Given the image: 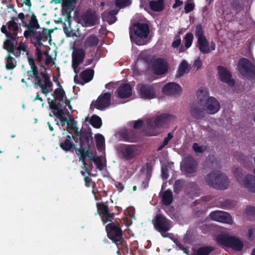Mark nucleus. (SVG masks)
Masks as SVG:
<instances>
[{
    "instance_id": "7ed1b4c3",
    "label": "nucleus",
    "mask_w": 255,
    "mask_h": 255,
    "mask_svg": "<svg viewBox=\"0 0 255 255\" xmlns=\"http://www.w3.org/2000/svg\"><path fill=\"white\" fill-rule=\"evenodd\" d=\"M174 119V117L167 114L157 116L155 119H149L146 121V134L150 135H156L159 132L160 128L165 127Z\"/></svg>"
},
{
    "instance_id": "20e7f679",
    "label": "nucleus",
    "mask_w": 255,
    "mask_h": 255,
    "mask_svg": "<svg viewBox=\"0 0 255 255\" xmlns=\"http://www.w3.org/2000/svg\"><path fill=\"white\" fill-rule=\"evenodd\" d=\"M149 27L144 23H137L130 29L131 40L138 45L145 44L147 41L149 34Z\"/></svg>"
},
{
    "instance_id": "f704fd0d",
    "label": "nucleus",
    "mask_w": 255,
    "mask_h": 255,
    "mask_svg": "<svg viewBox=\"0 0 255 255\" xmlns=\"http://www.w3.org/2000/svg\"><path fill=\"white\" fill-rule=\"evenodd\" d=\"M150 8L154 11H161L164 8V0H153L149 2Z\"/></svg>"
},
{
    "instance_id": "bb28decb",
    "label": "nucleus",
    "mask_w": 255,
    "mask_h": 255,
    "mask_svg": "<svg viewBox=\"0 0 255 255\" xmlns=\"http://www.w3.org/2000/svg\"><path fill=\"white\" fill-rule=\"evenodd\" d=\"M82 17V24L86 27L94 25L98 20V17L95 14H84Z\"/></svg>"
},
{
    "instance_id": "2f4dec72",
    "label": "nucleus",
    "mask_w": 255,
    "mask_h": 255,
    "mask_svg": "<svg viewBox=\"0 0 255 255\" xmlns=\"http://www.w3.org/2000/svg\"><path fill=\"white\" fill-rule=\"evenodd\" d=\"M118 13V10H111L109 12H105L102 14V18L107 21L110 24L114 23L116 21L115 15Z\"/></svg>"
},
{
    "instance_id": "864d4df0",
    "label": "nucleus",
    "mask_w": 255,
    "mask_h": 255,
    "mask_svg": "<svg viewBox=\"0 0 255 255\" xmlns=\"http://www.w3.org/2000/svg\"><path fill=\"white\" fill-rule=\"evenodd\" d=\"M194 3L192 1H188L185 5V10L186 13H189L193 10Z\"/></svg>"
},
{
    "instance_id": "f8f14e48",
    "label": "nucleus",
    "mask_w": 255,
    "mask_h": 255,
    "mask_svg": "<svg viewBox=\"0 0 255 255\" xmlns=\"http://www.w3.org/2000/svg\"><path fill=\"white\" fill-rule=\"evenodd\" d=\"M117 149L120 156L128 160L138 154V147L134 145L121 144L117 146Z\"/></svg>"
},
{
    "instance_id": "de8ad7c7",
    "label": "nucleus",
    "mask_w": 255,
    "mask_h": 255,
    "mask_svg": "<svg viewBox=\"0 0 255 255\" xmlns=\"http://www.w3.org/2000/svg\"><path fill=\"white\" fill-rule=\"evenodd\" d=\"M130 3V0H116V6L120 8L128 6Z\"/></svg>"
},
{
    "instance_id": "e2e57ef3",
    "label": "nucleus",
    "mask_w": 255,
    "mask_h": 255,
    "mask_svg": "<svg viewBox=\"0 0 255 255\" xmlns=\"http://www.w3.org/2000/svg\"><path fill=\"white\" fill-rule=\"evenodd\" d=\"M162 170V177L164 179H166L168 177V174L167 169L166 168L163 167V166L161 168Z\"/></svg>"
},
{
    "instance_id": "cd10ccee",
    "label": "nucleus",
    "mask_w": 255,
    "mask_h": 255,
    "mask_svg": "<svg viewBox=\"0 0 255 255\" xmlns=\"http://www.w3.org/2000/svg\"><path fill=\"white\" fill-rule=\"evenodd\" d=\"M6 36L8 39L4 43V48L8 52H13L14 47L16 44V37L12 36L11 33H6Z\"/></svg>"
},
{
    "instance_id": "473e14b6",
    "label": "nucleus",
    "mask_w": 255,
    "mask_h": 255,
    "mask_svg": "<svg viewBox=\"0 0 255 255\" xmlns=\"http://www.w3.org/2000/svg\"><path fill=\"white\" fill-rule=\"evenodd\" d=\"M98 43V37L95 35H90L86 38L84 46L85 48L94 47L96 46Z\"/></svg>"
},
{
    "instance_id": "423d86ee",
    "label": "nucleus",
    "mask_w": 255,
    "mask_h": 255,
    "mask_svg": "<svg viewBox=\"0 0 255 255\" xmlns=\"http://www.w3.org/2000/svg\"><path fill=\"white\" fill-rule=\"evenodd\" d=\"M195 35L197 38V46L202 53H208L215 49V44L213 41H208L200 24L196 26Z\"/></svg>"
},
{
    "instance_id": "c03bdc74",
    "label": "nucleus",
    "mask_w": 255,
    "mask_h": 255,
    "mask_svg": "<svg viewBox=\"0 0 255 255\" xmlns=\"http://www.w3.org/2000/svg\"><path fill=\"white\" fill-rule=\"evenodd\" d=\"M17 52L16 53L17 55H19L21 54H24L25 53L26 55H28V50H27V45L26 44L23 42L19 43L17 48Z\"/></svg>"
},
{
    "instance_id": "7c9ffc66",
    "label": "nucleus",
    "mask_w": 255,
    "mask_h": 255,
    "mask_svg": "<svg viewBox=\"0 0 255 255\" xmlns=\"http://www.w3.org/2000/svg\"><path fill=\"white\" fill-rule=\"evenodd\" d=\"M69 110H70L68 109L69 115L66 119L65 124L67 123L68 128H70L76 134H80V131L77 126V122L75 121L74 119L71 117Z\"/></svg>"
},
{
    "instance_id": "dca6fc26",
    "label": "nucleus",
    "mask_w": 255,
    "mask_h": 255,
    "mask_svg": "<svg viewBox=\"0 0 255 255\" xmlns=\"http://www.w3.org/2000/svg\"><path fill=\"white\" fill-rule=\"evenodd\" d=\"M111 98V94L109 92L101 94L97 101L93 102L92 106L100 110H104L110 106Z\"/></svg>"
},
{
    "instance_id": "13d9d810",
    "label": "nucleus",
    "mask_w": 255,
    "mask_h": 255,
    "mask_svg": "<svg viewBox=\"0 0 255 255\" xmlns=\"http://www.w3.org/2000/svg\"><path fill=\"white\" fill-rule=\"evenodd\" d=\"M202 65V61L199 59V58H198L194 61V62L193 63V67L198 69L201 67Z\"/></svg>"
},
{
    "instance_id": "72a5a7b5",
    "label": "nucleus",
    "mask_w": 255,
    "mask_h": 255,
    "mask_svg": "<svg viewBox=\"0 0 255 255\" xmlns=\"http://www.w3.org/2000/svg\"><path fill=\"white\" fill-rule=\"evenodd\" d=\"M77 154L79 156V160L83 162V170L81 171L83 176L89 175L90 173L88 169V165L85 161V154L81 150H77Z\"/></svg>"
},
{
    "instance_id": "6ab92c4d",
    "label": "nucleus",
    "mask_w": 255,
    "mask_h": 255,
    "mask_svg": "<svg viewBox=\"0 0 255 255\" xmlns=\"http://www.w3.org/2000/svg\"><path fill=\"white\" fill-rule=\"evenodd\" d=\"M197 166L196 162L191 156L184 158L181 163V169L185 173L191 174L195 172Z\"/></svg>"
},
{
    "instance_id": "0e129e2a",
    "label": "nucleus",
    "mask_w": 255,
    "mask_h": 255,
    "mask_svg": "<svg viewBox=\"0 0 255 255\" xmlns=\"http://www.w3.org/2000/svg\"><path fill=\"white\" fill-rule=\"evenodd\" d=\"M134 210V209L132 207H129L128 208L126 211H125V214H128V215L130 217H131L132 216H133V211Z\"/></svg>"
},
{
    "instance_id": "603ef678",
    "label": "nucleus",
    "mask_w": 255,
    "mask_h": 255,
    "mask_svg": "<svg viewBox=\"0 0 255 255\" xmlns=\"http://www.w3.org/2000/svg\"><path fill=\"white\" fill-rule=\"evenodd\" d=\"M29 25L30 27L33 29H37L39 28V24L35 16L33 15L31 16Z\"/></svg>"
},
{
    "instance_id": "0eeeda50",
    "label": "nucleus",
    "mask_w": 255,
    "mask_h": 255,
    "mask_svg": "<svg viewBox=\"0 0 255 255\" xmlns=\"http://www.w3.org/2000/svg\"><path fill=\"white\" fill-rule=\"evenodd\" d=\"M31 41L36 48L37 60L40 61L42 59L43 55L45 56V63L49 64L52 62V57L46 52V48L43 44L44 41L43 34L39 32H34L31 37Z\"/></svg>"
},
{
    "instance_id": "69168bd1",
    "label": "nucleus",
    "mask_w": 255,
    "mask_h": 255,
    "mask_svg": "<svg viewBox=\"0 0 255 255\" xmlns=\"http://www.w3.org/2000/svg\"><path fill=\"white\" fill-rule=\"evenodd\" d=\"M142 125V122L141 120H138L134 122L133 127L134 128L137 129L139 128Z\"/></svg>"
},
{
    "instance_id": "a18cd8bd",
    "label": "nucleus",
    "mask_w": 255,
    "mask_h": 255,
    "mask_svg": "<svg viewBox=\"0 0 255 255\" xmlns=\"http://www.w3.org/2000/svg\"><path fill=\"white\" fill-rule=\"evenodd\" d=\"M184 39L185 46L186 48H188L192 45L193 39V35L191 33L189 32L186 34Z\"/></svg>"
},
{
    "instance_id": "09e8293b",
    "label": "nucleus",
    "mask_w": 255,
    "mask_h": 255,
    "mask_svg": "<svg viewBox=\"0 0 255 255\" xmlns=\"http://www.w3.org/2000/svg\"><path fill=\"white\" fill-rule=\"evenodd\" d=\"M172 137L173 135L170 133H169L167 134V136L164 138L163 143L158 147L157 150H161L165 146L167 145L169 141L172 139Z\"/></svg>"
},
{
    "instance_id": "5701e85b",
    "label": "nucleus",
    "mask_w": 255,
    "mask_h": 255,
    "mask_svg": "<svg viewBox=\"0 0 255 255\" xmlns=\"http://www.w3.org/2000/svg\"><path fill=\"white\" fill-rule=\"evenodd\" d=\"M153 69L156 75L163 74L167 70V63L163 59L158 58L154 62Z\"/></svg>"
},
{
    "instance_id": "f257e3e1",
    "label": "nucleus",
    "mask_w": 255,
    "mask_h": 255,
    "mask_svg": "<svg viewBox=\"0 0 255 255\" xmlns=\"http://www.w3.org/2000/svg\"><path fill=\"white\" fill-rule=\"evenodd\" d=\"M57 85L58 88L52 94L53 99L49 98L47 101L50 108L53 110L54 115L56 116L55 120L56 124L63 127L65 125L66 119L69 115L68 109L72 111V107L59 82Z\"/></svg>"
},
{
    "instance_id": "c85d7f7f",
    "label": "nucleus",
    "mask_w": 255,
    "mask_h": 255,
    "mask_svg": "<svg viewBox=\"0 0 255 255\" xmlns=\"http://www.w3.org/2000/svg\"><path fill=\"white\" fill-rule=\"evenodd\" d=\"M76 4V0H63L62 10L67 14L69 15L74 10Z\"/></svg>"
},
{
    "instance_id": "49530a36",
    "label": "nucleus",
    "mask_w": 255,
    "mask_h": 255,
    "mask_svg": "<svg viewBox=\"0 0 255 255\" xmlns=\"http://www.w3.org/2000/svg\"><path fill=\"white\" fill-rule=\"evenodd\" d=\"M212 250V248L208 247L201 248L198 250L197 255H208Z\"/></svg>"
},
{
    "instance_id": "4468645a",
    "label": "nucleus",
    "mask_w": 255,
    "mask_h": 255,
    "mask_svg": "<svg viewBox=\"0 0 255 255\" xmlns=\"http://www.w3.org/2000/svg\"><path fill=\"white\" fill-rule=\"evenodd\" d=\"M238 68L240 73L245 77H251L255 73V68L246 58H242L239 61Z\"/></svg>"
},
{
    "instance_id": "9b49d317",
    "label": "nucleus",
    "mask_w": 255,
    "mask_h": 255,
    "mask_svg": "<svg viewBox=\"0 0 255 255\" xmlns=\"http://www.w3.org/2000/svg\"><path fill=\"white\" fill-rule=\"evenodd\" d=\"M217 242L222 245L230 247L236 251H240L243 248V242L238 238L221 235L217 237Z\"/></svg>"
},
{
    "instance_id": "8fccbe9b",
    "label": "nucleus",
    "mask_w": 255,
    "mask_h": 255,
    "mask_svg": "<svg viewBox=\"0 0 255 255\" xmlns=\"http://www.w3.org/2000/svg\"><path fill=\"white\" fill-rule=\"evenodd\" d=\"M205 147L202 145H200L197 143H194L193 144V149L195 152L197 154L201 153L205 150Z\"/></svg>"
},
{
    "instance_id": "9d476101",
    "label": "nucleus",
    "mask_w": 255,
    "mask_h": 255,
    "mask_svg": "<svg viewBox=\"0 0 255 255\" xmlns=\"http://www.w3.org/2000/svg\"><path fill=\"white\" fill-rule=\"evenodd\" d=\"M152 223L155 229L159 232L163 237L171 238V235L166 233L171 227L169 220L161 215H157L155 220H152Z\"/></svg>"
},
{
    "instance_id": "1a4fd4ad",
    "label": "nucleus",
    "mask_w": 255,
    "mask_h": 255,
    "mask_svg": "<svg viewBox=\"0 0 255 255\" xmlns=\"http://www.w3.org/2000/svg\"><path fill=\"white\" fill-rule=\"evenodd\" d=\"M234 176L237 181L244 188L250 192L255 193V176L249 174L242 179V170L236 168L234 171Z\"/></svg>"
},
{
    "instance_id": "412c9836",
    "label": "nucleus",
    "mask_w": 255,
    "mask_h": 255,
    "mask_svg": "<svg viewBox=\"0 0 255 255\" xmlns=\"http://www.w3.org/2000/svg\"><path fill=\"white\" fill-rule=\"evenodd\" d=\"M97 208L99 213L102 214L101 219L104 223L112 222L113 215L109 211L108 207L107 205L104 204L98 203Z\"/></svg>"
},
{
    "instance_id": "3c124183",
    "label": "nucleus",
    "mask_w": 255,
    "mask_h": 255,
    "mask_svg": "<svg viewBox=\"0 0 255 255\" xmlns=\"http://www.w3.org/2000/svg\"><path fill=\"white\" fill-rule=\"evenodd\" d=\"M93 161L96 164L97 168L99 170H102L104 168L105 164L101 157H97Z\"/></svg>"
},
{
    "instance_id": "5fc2aeb1",
    "label": "nucleus",
    "mask_w": 255,
    "mask_h": 255,
    "mask_svg": "<svg viewBox=\"0 0 255 255\" xmlns=\"http://www.w3.org/2000/svg\"><path fill=\"white\" fill-rule=\"evenodd\" d=\"M119 134L122 140L125 141H131L128 136V131L127 130L121 131L119 132Z\"/></svg>"
},
{
    "instance_id": "a211bd4d",
    "label": "nucleus",
    "mask_w": 255,
    "mask_h": 255,
    "mask_svg": "<svg viewBox=\"0 0 255 255\" xmlns=\"http://www.w3.org/2000/svg\"><path fill=\"white\" fill-rule=\"evenodd\" d=\"M85 56V51L82 49H74L72 52V67L75 73L80 71L79 66L83 62Z\"/></svg>"
},
{
    "instance_id": "aec40b11",
    "label": "nucleus",
    "mask_w": 255,
    "mask_h": 255,
    "mask_svg": "<svg viewBox=\"0 0 255 255\" xmlns=\"http://www.w3.org/2000/svg\"><path fill=\"white\" fill-rule=\"evenodd\" d=\"M162 92L166 95H175L181 93L182 89L177 83L174 82L168 83L162 88Z\"/></svg>"
},
{
    "instance_id": "f3484780",
    "label": "nucleus",
    "mask_w": 255,
    "mask_h": 255,
    "mask_svg": "<svg viewBox=\"0 0 255 255\" xmlns=\"http://www.w3.org/2000/svg\"><path fill=\"white\" fill-rule=\"evenodd\" d=\"M210 218L213 221L219 222L232 224L233 219L230 215L226 212L222 211H216L212 212L210 214Z\"/></svg>"
},
{
    "instance_id": "bf43d9fd",
    "label": "nucleus",
    "mask_w": 255,
    "mask_h": 255,
    "mask_svg": "<svg viewBox=\"0 0 255 255\" xmlns=\"http://www.w3.org/2000/svg\"><path fill=\"white\" fill-rule=\"evenodd\" d=\"M248 236L249 238H255V227L251 228L249 230Z\"/></svg>"
},
{
    "instance_id": "39448f33",
    "label": "nucleus",
    "mask_w": 255,
    "mask_h": 255,
    "mask_svg": "<svg viewBox=\"0 0 255 255\" xmlns=\"http://www.w3.org/2000/svg\"><path fill=\"white\" fill-rule=\"evenodd\" d=\"M206 181L208 185L217 189H226L229 185L227 176L219 171L209 173L206 178Z\"/></svg>"
},
{
    "instance_id": "4c0bfd02",
    "label": "nucleus",
    "mask_w": 255,
    "mask_h": 255,
    "mask_svg": "<svg viewBox=\"0 0 255 255\" xmlns=\"http://www.w3.org/2000/svg\"><path fill=\"white\" fill-rule=\"evenodd\" d=\"M172 193L171 191H165L162 196V202L165 205H169L172 201Z\"/></svg>"
},
{
    "instance_id": "774afa93",
    "label": "nucleus",
    "mask_w": 255,
    "mask_h": 255,
    "mask_svg": "<svg viewBox=\"0 0 255 255\" xmlns=\"http://www.w3.org/2000/svg\"><path fill=\"white\" fill-rule=\"evenodd\" d=\"M175 2L172 6L173 8H175L177 7L178 6L181 5L183 3V1L180 0H175Z\"/></svg>"
},
{
    "instance_id": "4be33fe9",
    "label": "nucleus",
    "mask_w": 255,
    "mask_h": 255,
    "mask_svg": "<svg viewBox=\"0 0 255 255\" xmlns=\"http://www.w3.org/2000/svg\"><path fill=\"white\" fill-rule=\"evenodd\" d=\"M218 70L221 80L227 83L229 86H233L234 85V81L231 77L230 72L226 68L222 66H219Z\"/></svg>"
},
{
    "instance_id": "393cba45",
    "label": "nucleus",
    "mask_w": 255,
    "mask_h": 255,
    "mask_svg": "<svg viewBox=\"0 0 255 255\" xmlns=\"http://www.w3.org/2000/svg\"><path fill=\"white\" fill-rule=\"evenodd\" d=\"M197 97L199 101L198 104H195L200 107L207 101L209 97V92L208 89L205 88H201L199 89L197 92Z\"/></svg>"
},
{
    "instance_id": "58836bf2",
    "label": "nucleus",
    "mask_w": 255,
    "mask_h": 255,
    "mask_svg": "<svg viewBox=\"0 0 255 255\" xmlns=\"http://www.w3.org/2000/svg\"><path fill=\"white\" fill-rule=\"evenodd\" d=\"M93 74L94 72L93 70L88 69L83 71L81 74V77L85 82L87 83L92 79Z\"/></svg>"
},
{
    "instance_id": "6e6d98bb",
    "label": "nucleus",
    "mask_w": 255,
    "mask_h": 255,
    "mask_svg": "<svg viewBox=\"0 0 255 255\" xmlns=\"http://www.w3.org/2000/svg\"><path fill=\"white\" fill-rule=\"evenodd\" d=\"M182 187V182L180 180H177L174 184V191L176 193H178L181 188Z\"/></svg>"
},
{
    "instance_id": "79ce46f5",
    "label": "nucleus",
    "mask_w": 255,
    "mask_h": 255,
    "mask_svg": "<svg viewBox=\"0 0 255 255\" xmlns=\"http://www.w3.org/2000/svg\"><path fill=\"white\" fill-rule=\"evenodd\" d=\"M118 248L117 253L118 255H121L122 254H125L127 253L128 249L127 248V244L125 241V245H123V243L121 242H116L115 243Z\"/></svg>"
},
{
    "instance_id": "680f3d73",
    "label": "nucleus",
    "mask_w": 255,
    "mask_h": 255,
    "mask_svg": "<svg viewBox=\"0 0 255 255\" xmlns=\"http://www.w3.org/2000/svg\"><path fill=\"white\" fill-rule=\"evenodd\" d=\"M89 175L84 176V180L85 181V184L86 186L90 187L92 185V181L90 177L89 176Z\"/></svg>"
},
{
    "instance_id": "052dcab7",
    "label": "nucleus",
    "mask_w": 255,
    "mask_h": 255,
    "mask_svg": "<svg viewBox=\"0 0 255 255\" xmlns=\"http://www.w3.org/2000/svg\"><path fill=\"white\" fill-rule=\"evenodd\" d=\"M246 213L247 215H255V208L253 207H249L247 208Z\"/></svg>"
},
{
    "instance_id": "6e6552de",
    "label": "nucleus",
    "mask_w": 255,
    "mask_h": 255,
    "mask_svg": "<svg viewBox=\"0 0 255 255\" xmlns=\"http://www.w3.org/2000/svg\"><path fill=\"white\" fill-rule=\"evenodd\" d=\"M42 79H40L37 75H33L32 78L28 77V80L33 84L38 85L41 88L42 93L47 95L53 90V84L49 77L45 73H41Z\"/></svg>"
},
{
    "instance_id": "a19ab883",
    "label": "nucleus",
    "mask_w": 255,
    "mask_h": 255,
    "mask_svg": "<svg viewBox=\"0 0 255 255\" xmlns=\"http://www.w3.org/2000/svg\"><path fill=\"white\" fill-rule=\"evenodd\" d=\"M90 124L96 128H100L102 126V120L101 118L96 115L93 116L90 120Z\"/></svg>"
},
{
    "instance_id": "b1692460",
    "label": "nucleus",
    "mask_w": 255,
    "mask_h": 255,
    "mask_svg": "<svg viewBox=\"0 0 255 255\" xmlns=\"http://www.w3.org/2000/svg\"><path fill=\"white\" fill-rule=\"evenodd\" d=\"M116 92L120 98H127L131 95L132 89L128 84H122L118 88Z\"/></svg>"
},
{
    "instance_id": "c9c22d12",
    "label": "nucleus",
    "mask_w": 255,
    "mask_h": 255,
    "mask_svg": "<svg viewBox=\"0 0 255 255\" xmlns=\"http://www.w3.org/2000/svg\"><path fill=\"white\" fill-rule=\"evenodd\" d=\"M28 61L29 65L31 67V71H28L27 74L25 75V77L27 78L28 80V77L32 78L33 75H36L38 74V71L37 69V67L35 65V62L34 59L32 58L29 57L27 56Z\"/></svg>"
},
{
    "instance_id": "ddd939ff",
    "label": "nucleus",
    "mask_w": 255,
    "mask_h": 255,
    "mask_svg": "<svg viewBox=\"0 0 255 255\" xmlns=\"http://www.w3.org/2000/svg\"><path fill=\"white\" fill-rule=\"evenodd\" d=\"M106 230L108 237L114 243L121 242L125 245V241L122 237V232L119 227L112 223L106 226Z\"/></svg>"
},
{
    "instance_id": "e433bc0d",
    "label": "nucleus",
    "mask_w": 255,
    "mask_h": 255,
    "mask_svg": "<svg viewBox=\"0 0 255 255\" xmlns=\"http://www.w3.org/2000/svg\"><path fill=\"white\" fill-rule=\"evenodd\" d=\"M96 145L99 150L105 149V139L104 136L101 134H97L95 136Z\"/></svg>"
},
{
    "instance_id": "ea45409f",
    "label": "nucleus",
    "mask_w": 255,
    "mask_h": 255,
    "mask_svg": "<svg viewBox=\"0 0 255 255\" xmlns=\"http://www.w3.org/2000/svg\"><path fill=\"white\" fill-rule=\"evenodd\" d=\"M188 65L186 60H183L179 66L178 69V75L179 76L183 75L188 72Z\"/></svg>"
},
{
    "instance_id": "4d7b16f0",
    "label": "nucleus",
    "mask_w": 255,
    "mask_h": 255,
    "mask_svg": "<svg viewBox=\"0 0 255 255\" xmlns=\"http://www.w3.org/2000/svg\"><path fill=\"white\" fill-rule=\"evenodd\" d=\"M79 150H81V149H80ZM81 150L85 154V158L86 157H88L92 161H94L95 160V159L97 157L95 156V155L90 150H87L86 152H85L84 151H83L82 149H81Z\"/></svg>"
},
{
    "instance_id": "2eb2a0df",
    "label": "nucleus",
    "mask_w": 255,
    "mask_h": 255,
    "mask_svg": "<svg viewBox=\"0 0 255 255\" xmlns=\"http://www.w3.org/2000/svg\"><path fill=\"white\" fill-rule=\"evenodd\" d=\"M139 92L141 98L151 99L155 97L156 91L158 89L157 85H143L138 86Z\"/></svg>"
},
{
    "instance_id": "f03ea898",
    "label": "nucleus",
    "mask_w": 255,
    "mask_h": 255,
    "mask_svg": "<svg viewBox=\"0 0 255 255\" xmlns=\"http://www.w3.org/2000/svg\"><path fill=\"white\" fill-rule=\"evenodd\" d=\"M220 109V105L216 99L213 97L208 98L207 101L200 107L193 105L190 107L191 116L196 120H200L205 117L206 113L213 115Z\"/></svg>"
},
{
    "instance_id": "c756f323",
    "label": "nucleus",
    "mask_w": 255,
    "mask_h": 255,
    "mask_svg": "<svg viewBox=\"0 0 255 255\" xmlns=\"http://www.w3.org/2000/svg\"><path fill=\"white\" fill-rule=\"evenodd\" d=\"M64 141L60 142V146L64 150L68 151L74 148V144L72 141L73 136L70 134L67 135Z\"/></svg>"
},
{
    "instance_id": "37998d69",
    "label": "nucleus",
    "mask_w": 255,
    "mask_h": 255,
    "mask_svg": "<svg viewBox=\"0 0 255 255\" xmlns=\"http://www.w3.org/2000/svg\"><path fill=\"white\" fill-rule=\"evenodd\" d=\"M16 65V61L15 59L11 57L8 56L6 59L5 64L6 68L7 70H12L15 67Z\"/></svg>"
},
{
    "instance_id": "a878e982",
    "label": "nucleus",
    "mask_w": 255,
    "mask_h": 255,
    "mask_svg": "<svg viewBox=\"0 0 255 255\" xmlns=\"http://www.w3.org/2000/svg\"><path fill=\"white\" fill-rule=\"evenodd\" d=\"M8 30L7 31L6 29V27L3 25L1 28V31L2 33H5L6 35V33H11L12 36H17L18 31V25L16 22L14 20H11L7 23Z\"/></svg>"
},
{
    "instance_id": "338daca9",
    "label": "nucleus",
    "mask_w": 255,
    "mask_h": 255,
    "mask_svg": "<svg viewBox=\"0 0 255 255\" xmlns=\"http://www.w3.org/2000/svg\"><path fill=\"white\" fill-rule=\"evenodd\" d=\"M181 43V39L178 38L175 40L172 43V46L174 48L177 47L179 46Z\"/></svg>"
}]
</instances>
